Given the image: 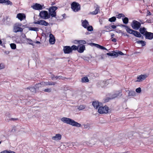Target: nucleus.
Here are the masks:
<instances>
[{"label": "nucleus", "mask_w": 153, "mask_h": 153, "mask_svg": "<svg viewBox=\"0 0 153 153\" xmlns=\"http://www.w3.org/2000/svg\"><path fill=\"white\" fill-rule=\"evenodd\" d=\"M61 120L65 123L77 127H81V125L74 120L66 117H63L61 119Z\"/></svg>", "instance_id": "f257e3e1"}, {"label": "nucleus", "mask_w": 153, "mask_h": 153, "mask_svg": "<svg viewBox=\"0 0 153 153\" xmlns=\"http://www.w3.org/2000/svg\"><path fill=\"white\" fill-rule=\"evenodd\" d=\"M71 5L72 9L74 12H78L80 10V5L77 2H73Z\"/></svg>", "instance_id": "f03ea898"}, {"label": "nucleus", "mask_w": 153, "mask_h": 153, "mask_svg": "<svg viewBox=\"0 0 153 153\" xmlns=\"http://www.w3.org/2000/svg\"><path fill=\"white\" fill-rule=\"evenodd\" d=\"M39 16L44 19H46L50 18V16L48 14V12L45 10L40 12Z\"/></svg>", "instance_id": "7ed1b4c3"}, {"label": "nucleus", "mask_w": 153, "mask_h": 153, "mask_svg": "<svg viewBox=\"0 0 153 153\" xmlns=\"http://www.w3.org/2000/svg\"><path fill=\"white\" fill-rule=\"evenodd\" d=\"M131 26L134 29L137 30L141 26V24L137 21L134 20L132 21Z\"/></svg>", "instance_id": "20e7f679"}, {"label": "nucleus", "mask_w": 153, "mask_h": 153, "mask_svg": "<svg viewBox=\"0 0 153 153\" xmlns=\"http://www.w3.org/2000/svg\"><path fill=\"white\" fill-rule=\"evenodd\" d=\"M108 108L106 106L104 107H100L98 110V112L100 114H107L108 112Z\"/></svg>", "instance_id": "39448f33"}, {"label": "nucleus", "mask_w": 153, "mask_h": 153, "mask_svg": "<svg viewBox=\"0 0 153 153\" xmlns=\"http://www.w3.org/2000/svg\"><path fill=\"white\" fill-rule=\"evenodd\" d=\"M31 7L33 9L36 10H42L43 8H45L44 5L36 3L33 5L31 6Z\"/></svg>", "instance_id": "423d86ee"}, {"label": "nucleus", "mask_w": 153, "mask_h": 153, "mask_svg": "<svg viewBox=\"0 0 153 153\" xmlns=\"http://www.w3.org/2000/svg\"><path fill=\"white\" fill-rule=\"evenodd\" d=\"M33 23L35 24H38L43 25L45 26H47L49 25V23L44 20H40L37 22H34Z\"/></svg>", "instance_id": "0eeeda50"}, {"label": "nucleus", "mask_w": 153, "mask_h": 153, "mask_svg": "<svg viewBox=\"0 0 153 153\" xmlns=\"http://www.w3.org/2000/svg\"><path fill=\"white\" fill-rule=\"evenodd\" d=\"M71 47L69 46H65L63 47V51L65 53L69 54L72 52Z\"/></svg>", "instance_id": "6e6552de"}, {"label": "nucleus", "mask_w": 153, "mask_h": 153, "mask_svg": "<svg viewBox=\"0 0 153 153\" xmlns=\"http://www.w3.org/2000/svg\"><path fill=\"white\" fill-rule=\"evenodd\" d=\"M3 21L5 24L8 25H10L12 23L10 18L8 16H6L3 19Z\"/></svg>", "instance_id": "1a4fd4ad"}, {"label": "nucleus", "mask_w": 153, "mask_h": 153, "mask_svg": "<svg viewBox=\"0 0 153 153\" xmlns=\"http://www.w3.org/2000/svg\"><path fill=\"white\" fill-rule=\"evenodd\" d=\"M145 37L146 39L149 40L153 39V33L151 32H147L146 34H145Z\"/></svg>", "instance_id": "9d476101"}, {"label": "nucleus", "mask_w": 153, "mask_h": 153, "mask_svg": "<svg viewBox=\"0 0 153 153\" xmlns=\"http://www.w3.org/2000/svg\"><path fill=\"white\" fill-rule=\"evenodd\" d=\"M23 31V29L20 27L16 26L15 25L14 26L13 31L15 33L20 32H22Z\"/></svg>", "instance_id": "9b49d317"}, {"label": "nucleus", "mask_w": 153, "mask_h": 153, "mask_svg": "<svg viewBox=\"0 0 153 153\" xmlns=\"http://www.w3.org/2000/svg\"><path fill=\"white\" fill-rule=\"evenodd\" d=\"M147 76L146 75H141L137 77V80L136 81L138 82L142 81L146 79Z\"/></svg>", "instance_id": "f8f14e48"}, {"label": "nucleus", "mask_w": 153, "mask_h": 153, "mask_svg": "<svg viewBox=\"0 0 153 153\" xmlns=\"http://www.w3.org/2000/svg\"><path fill=\"white\" fill-rule=\"evenodd\" d=\"M16 18L20 21H22L26 18L25 15L23 13H19L17 14Z\"/></svg>", "instance_id": "ddd939ff"}, {"label": "nucleus", "mask_w": 153, "mask_h": 153, "mask_svg": "<svg viewBox=\"0 0 153 153\" xmlns=\"http://www.w3.org/2000/svg\"><path fill=\"white\" fill-rule=\"evenodd\" d=\"M50 39L49 40L50 44H53L55 43V39L54 36L52 34L50 35Z\"/></svg>", "instance_id": "4468645a"}, {"label": "nucleus", "mask_w": 153, "mask_h": 153, "mask_svg": "<svg viewBox=\"0 0 153 153\" xmlns=\"http://www.w3.org/2000/svg\"><path fill=\"white\" fill-rule=\"evenodd\" d=\"M91 45L94 46L96 47L97 48L102 50H105L107 51H108V50L105 47L98 44H97L94 43H91Z\"/></svg>", "instance_id": "2eb2a0df"}, {"label": "nucleus", "mask_w": 153, "mask_h": 153, "mask_svg": "<svg viewBox=\"0 0 153 153\" xmlns=\"http://www.w3.org/2000/svg\"><path fill=\"white\" fill-rule=\"evenodd\" d=\"M61 137V135L60 134H56L55 136L53 137L52 139L53 140H60Z\"/></svg>", "instance_id": "dca6fc26"}, {"label": "nucleus", "mask_w": 153, "mask_h": 153, "mask_svg": "<svg viewBox=\"0 0 153 153\" xmlns=\"http://www.w3.org/2000/svg\"><path fill=\"white\" fill-rule=\"evenodd\" d=\"M105 82L103 81H100L99 82H97V85L98 87H100V86L99 85V84H100L101 87L102 88L103 87L105 86H106V85H105Z\"/></svg>", "instance_id": "f3484780"}, {"label": "nucleus", "mask_w": 153, "mask_h": 153, "mask_svg": "<svg viewBox=\"0 0 153 153\" xmlns=\"http://www.w3.org/2000/svg\"><path fill=\"white\" fill-rule=\"evenodd\" d=\"M139 31L141 34L145 36L146 33V32H147L146 31V29L144 27L140 28Z\"/></svg>", "instance_id": "a211bd4d"}, {"label": "nucleus", "mask_w": 153, "mask_h": 153, "mask_svg": "<svg viewBox=\"0 0 153 153\" xmlns=\"http://www.w3.org/2000/svg\"><path fill=\"white\" fill-rule=\"evenodd\" d=\"M92 105L96 109L97 108L100 106V102L97 101H95L93 102Z\"/></svg>", "instance_id": "6ab92c4d"}, {"label": "nucleus", "mask_w": 153, "mask_h": 153, "mask_svg": "<svg viewBox=\"0 0 153 153\" xmlns=\"http://www.w3.org/2000/svg\"><path fill=\"white\" fill-rule=\"evenodd\" d=\"M49 12L48 13V14L50 16V18L51 16L52 17H55L56 16V12H53V11H51V10H49Z\"/></svg>", "instance_id": "aec40b11"}, {"label": "nucleus", "mask_w": 153, "mask_h": 153, "mask_svg": "<svg viewBox=\"0 0 153 153\" xmlns=\"http://www.w3.org/2000/svg\"><path fill=\"white\" fill-rule=\"evenodd\" d=\"M89 23L88 21L86 19L83 21L82 22V25L84 28H86L88 25H89Z\"/></svg>", "instance_id": "412c9836"}, {"label": "nucleus", "mask_w": 153, "mask_h": 153, "mask_svg": "<svg viewBox=\"0 0 153 153\" xmlns=\"http://www.w3.org/2000/svg\"><path fill=\"white\" fill-rule=\"evenodd\" d=\"M132 34L137 37H141L142 36V35L140 33H139V32L135 30H134V32Z\"/></svg>", "instance_id": "4be33fe9"}, {"label": "nucleus", "mask_w": 153, "mask_h": 153, "mask_svg": "<svg viewBox=\"0 0 153 153\" xmlns=\"http://www.w3.org/2000/svg\"><path fill=\"white\" fill-rule=\"evenodd\" d=\"M27 89H29L30 91L33 93H36V89L34 86H31L27 87L26 88Z\"/></svg>", "instance_id": "5701e85b"}, {"label": "nucleus", "mask_w": 153, "mask_h": 153, "mask_svg": "<svg viewBox=\"0 0 153 153\" xmlns=\"http://www.w3.org/2000/svg\"><path fill=\"white\" fill-rule=\"evenodd\" d=\"M85 47L84 45H82L81 46H80L79 49H78V51L80 53H82L84 52V51L85 49Z\"/></svg>", "instance_id": "b1692460"}, {"label": "nucleus", "mask_w": 153, "mask_h": 153, "mask_svg": "<svg viewBox=\"0 0 153 153\" xmlns=\"http://www.w3.org/2000/svg\"><path fill=\"white\" fill-rule=\"evenodd\" d=\"M89 80L88 79L87 77L85 76L83 77L81 79V82L82 83H86L88 82Z\"/></svg>", "instance_id": "393cba45"}, {"label": "nucleus", "mask_w": 153, "mask_h": 153, "mask_svg": "<svg viewBox=\"0 0 153 153\" xmlns=\"http://www.w3.org/2000/svg\"><path fill=\"white\" fill-rule=\"evenodd\" d=\"M99 7L97 5L95 10L94 11L92 12L91 13V14L93 15L97 14L98 13V12L99 11Z\"/></svg>", "instance_id": "a878e982"}, {"label": "nucleus", "mask_w": 153, "mask_h": 153, "mask_svg": "<svg viewBox=\"0 0 153 153\" xmlns=\"http://www.w3.org/2000/svg\"><path fill=\"white\" fill-rule=\"evenodd\" d=\"M125 29L128 33L131 34H132L134 30L130 29V28L128 27H127V28H125Z\"/></svg>", "instance_id": "bb28decb"}, {"label": "nucleus", "mask_w": 153, "mask_h": 153, "mask_svg": "<svg viewBox=\"0 0 153 153\" xmlns=\"http://www.w3.org/2000/svg\"><path fill=\"white\" fill-rule=\"evenodd\" d=\"M27 28L30 30L34 31L36 32L38 31L39 30V28L36 27H27Z\"/></svg>", "instance_id": "cd10ccee"}, {"label": "nucleus", "mask_w": 153, "mask_h": 153, "mask_svg": "<svg viewBox=\"0 0 153 153\" xmlns=\"http://www.w3.org/2000/svg\"><path fill=\"white\" fill-rule=\"evenodd\" d=\"M136 42L139 44H141L142 46H144L146 45V42L143 40H139L137 41Z\"/></svg>", "instance_id": "c85d7f7f"}, {"label": "nucleus", "mask_w": 153, "mask_h": 153, "mask_svg": "<svg viewBox=\"0 0 153 153\" xmlns=\"http://www.w3.org/2000/svg\"><path fill=\"white\" fill-rule=\"evenodd\" d=\"M3 3H5L6 5H12L13 4L9 0H3Z\"/></svg>", "instance_id": "c756f323"}, {"label": "nucleus", "mask_w": 153, "mask_h": 153, "mask_svg": "<svg viewBox=\"0 0 153 153\" xmlns=\"http://www.w3.org/2000/svg\"><path fill=\"white\" fill-rule=\"evenodd\" d=\"M106 55L111 56H114V57H117L118 56V55L117 54H116L115 53H111L110 52L108 53H106Z\"/></svg>", "instance_id": "7c9ffc66"}, {"label": "nucleus", "mask_w": 153, "mask_h": 153, "mask_svg": "<svg viewBox=\"0 0 153 153\" xmlns=\"http://www.w3.org/2000/svg\"><path fill=\"white\" fill-rule=\"evenodd\" d=\"M136 93L135 91H130L128 93V96L129 97L131 96H135Z\"/></svg>", "instance_id": "2f4dec72"}, {"label": "nucleus", "mask_w": 153, "mask_h": 153, "mask_svg": "<svg viewBox=\"0 0 153 153\" xmlns=\"http://www.w3.org/2000/svg\"><path fill=\"white\" fill-rule=\"evenodd\" d=\"M123 22L124 24H127L128 22V19L127 17L125 16L124 18L122 19Z\"/></svg>", "instance_id": "473e14b6"}, {"label": "nucleus", "mask_w": 153, "mask_h": 153, "mask_svg": "<svg viewBox=\"0 0 153 153\" xmlns=\"http://www.w3.org/2000/svg\"><path fill=\"white\" fill-rule=\"evenodd\" d=\"M57 9V7L55 6H52L49 9V10H50L51 11L56 12V10Z\"/></svg>", "instance_id": "72a5a7b5"}, {"label": "nucleus", "mask_w": 153, "mask_h": 153, "mask_svg": "<svg viewBox=\"0 0 153 153\" xmlns=\"http://www.w3.org/2000/svg\"><path fill=\"white\" fill-rule=\"evenodd\" d=\"M116 20L115 17L113 16L112 17L109 18L108 21L111 22H114Z\"/></svg>", "instance_id": "f704fd0d"}, {"label": "nucleus", "mask_w": 153, "mask_h": 153, "mask_svg": "<svg viewBox=\"0 0 153 153\" xmlns=\"http://www.w3.org/2000/svg\"><path fill=\"white\" fill-rule=\"evenodd\" d=\"M42 84L41 83H39L38 84H36L35 86H34L35 87V88H36V89H38L40 87L42 86Z\"/></svg>", "instance_id": "c9c22d12"}, {"label": "nucleus", "mask_w": 153, "mask_h": 153, "mask_svg": "<svg viewBox=\"0 0 153 153\" xmlns=\"http://www.w3.org/2000/svg\"><path fill=\"white\" fill-rule=\"evenodd\" d=\"M86 28L89 31H91L93 30V28L92 26H87Z\"/></svg>", "instance_id": "e433bc0d"}, {"label": "nucleus", "mask_w": 153, "mask_h": 153, "mask_svg": "<svg viewBox=\"0 0 153 153\" xmlns=\"http://www.w3.org/2000/svg\"><path fill=\"white\" fill-rule=\"evenodd\" d=\"M78 46L77 47L74 45H73L71 47V49H72V51L73 50H78Z\"/></svg>", "instance_id": "4c0bfd02"}, {"label": "nucleus", "mask_w": 153, "mask_h": 153, "mask_svg": "<svg viewBox=\"0 0 153 153\" xmlns=\"http://www.w3.org/2000/svg\"><path fill=\"white\" fill-rule=\"evenodd\" d=\"M1 153H16L15 152L11 151L4 150L2 151Z\"/></svg>", "instance_id": "58836bf2"}, {"label": "nucleus", "mask_w": 153, "mask_h": 153, "mask_svg": "<svg viewBox=\"0 0 153 153\" xmlns=\"http://www.w3.org/2000/svg\"><path fill=\"white\" fill-rule=\"evenodd\" d=\"M11 48L12 49H15L16 48V45L14 43H11L10 44Z\"/></svg>", "instance_id": "ea45409f"}, {"label": "nucleus", "mask_w": 153, "mask_h": 153, "mask_svg": "<svg viewBox=\"0 0 153 153\" xmlns=\"http://www.w3.org/2000/svg\"><path fill=\"white\" fill-rule=\"evenodd\" d=\"M117 18L119 19L121 18V17H125V15L123 13H119L118 15H117Z\"/></svg>", "instance_id": "a19ab883"}, {"label": "nucleus", "mask_w": 153, "mask_h": 153, "mask_svg": "<svg viewBox=\"0 0 153 153\" xmlns=\"http://www.w3.org/2000/svg\"><path fill=\"white\" fill-rule=\"evenodd\" d=\"M56 82H54L48 81V85H55V84H56Z\"/></svg>", "instance_id": "79ce46f5"}, {"label": "nucleus", "mask_w": 153, "mask_h": 153, "mask_svg": "<svg viewBox=\"0 0 153 153\" xmlns=\"http://www.w3.org/2000/svg\"><path fill=\"white\" fill-rule=\"evenodd\" d=\"M78 42L81 45L85 44L86 43V41L84 40H79L78 41Z\"/></svg>", "instance_id": "37998d69"}, {"label": "nucleus", "mask_w": 153, "mask_h": 153, "mask_svg": "<svg viewBox=\"0 0 153 153\" xmlns=\"http://www.w3.org/2000/svg\"><path fill=\"white\" fill-rule=\"evenodd\" d=\"M85 108V106L83 105H81L78 107V109L79 110H82Z\"/></svg>", "instance_id": "c03bdc74"}, {"label": "nucleus", "mask_w": 153, "mask_h": 153, "mask_svg": "<svg viewBox=\"0 0 153 153\" xmlns=\"http://www.w3.org/2000/svg\"><path fill=\"white\" fill-rule=\"evenodd\" d=\"M120 93H119L118 94H114L111 97V99H114L116 97H117L119 95V94Z\"/></svg>", "instance_id": "a18cd8bd"}, {"label": "nucleus", "mask_w": 153, "mask_h": 153, "mask_svg": "<svg viewBox=\"0 0 153 153\" xmlns=\"http://www.w3.org/2000/svg\"><path fill=\"white\" fill-rule=\"evenodd\" d=\"M84 128H88L89 129L90 128V125L88 123H87L86 124H85L84 125Z\"/></svg>", "instance_id": "49530a36"}, {"label": "nucleus", "mask_w": 153, "mask_h": 153, "mask_svg": "<svg viewBox=\"0 0 153 153\" xmlns=\"http://www.w3.org/2000/svg\"><path fill=\"white\" fill-rule=\"evenodd\" d=\"M56 78L59 79H64V78L70 79V78H66L65 77L64 78V77H62L61 76H58V77H56Z\"/></svg>", "instance_id": "de8ad7c7"}, {"label": "nucleus", "mask_w": 153, "mask_h": 153, "mask_svg": "<svg viewBox=\"0 0 153 153\" xmlns=\"http://www.w3.org/2000/svg\"><path fill=\"white\" fill-rule=\"evenodd\" d=\"M16 126H14L12 130L10 131L12 132H14L16 131Z\"/></svg>", "instance_id": "09e8293b"}, {"label": "nucleus", "mask_w": 153, "mask_h": 153, "mask_svg": "<svg viewBox=\"0 0 153 153\" xmlns=\"http://www.w3.org/2000/svg\"><path fill=\"white\" fill-rule=\"evenodd\" d=\"M9 121H15L16 120H18L19 119L17 118H11L9 119Z\"/></svg>", "instance_id": "8fccbe9b"}, {"label": "nucleus", "mask_w": 153, "mask_h": 153, "mask_svg": "<svg viewBox=\"0 0 153 153\" xmlns=\"http://www.w3.org/2000/svg\"><path fill=\"white\" fill-rule=\"evenodd\" d=\"M141 91V89L140 87L137 88L136 89V91L137 93H140Z\"/></svg>", "instance_id": "3c124183"}, {"label": "nucleus", "mask_w": 153, "mask_h": 153, "mask_svg": "<svg viewBox=\"0 0 153 153\" xmlns=\"http://www.w3.org/2000/svg\"><path fill=\"white\" fill-rule=\"evenodd\" d=\"M44 91L45 92H50L51 91V90L50 88H47L45 89Z\"/></svg>", "instance_id": "603ef678"}, {"label": "nucleus", "mask_w": 153, "mask_h": 153, "mask_svg": "<svg viewBox=\"0 0 153 153\" xmlns=\"http://www.w3.org/2000/svg\"><path fill=\"white\" fill-rule=\"evenodd\" d=\"M111 97H107V98H106V99H105V100H104V102H108V101L110 100H111Z\"/></svg>", "instance_id": "864d4df0"}, {"label": "nucleus", "mask_w": 153, "mask_h": 153, "mask_svg": "<svg viewBox=\"0 0 153 153\" xmlns=\"http://www.w3.org/2000/svg\"><path fill=\"white\" fill-rule=\"evenodd\" d=\"M116 54H117L118 55V56L119 55H123L124 54V53H123L122 52H121V51H119L118 53H116Z\"/></svg>", "instance_id": "5fc2aeb1"}, {"label": "nucleus", "mask_w": 153, "mask_h": 153, "mask_svg": "<svg viewBox=\"0 0 153 153\" xmlns=\"http://www.w3.org/2000/svg\"><path fill=\"white\" fill-rule=\"evenodd\" d=\"M56 77H58V76H55L54 75H52L51 76V77L52 80H53V79H54V78H55L56 79H57L58 78H56Z\"/></svg>", "instance_id": "6e6d98bb"}, {"label": "nucleus", "mask_w": 153, "mask_h": 153, "mask_svg": "<svg viewBox=\"0 0 153 153\" xmlns=\"http://www.w3.org/2000/svg\"><path fill=\"white\" fill-rule=\"evenodd\" d=\"M104 56H105V57H106V55H102L101 56H100V59H104Z\"/></svg>", "instance_id": "4d7b16f0"}, {"label": "nucleus", "mask_w": 153, "mask_h": 153, "mask_svg": "<svg viewBox=\"0 0 153 153\" xmlns=\"http://www.w3.org/2000/svg\"><path fill=\"white\" fill-rule=\"evenodd\" d=\"M121 34H122V35H123L124 36H129V35L128 34H127L126 33H124L123 32H121Z\"/></svg>", "instance_id": "13d9d810"}, {"label": "nucleus", "mask_w": 153, "mask_h": 153, "mask_svg": "<svg viewBox=\"0 0 153 153\" xmlns=\"http://www.w3.org/2000/svg\"><path fill=\"white\" fill-rule=\"evenodd\" d=\"M120 26L121 27H125V28H127V27H128L127 25H120Z\"/></svg>", "instance_id": "bf43d9fd"}, {"label": "nucleus", "mask_w": 153, "mask_h": 153, "mask_svg": "<svg viewBox=\"0 0 153 153\" xmlns=\"http://www.w3.org/2000/svg\"><path fill=\"white\" fill-rule=\"evenodd\" d=\"M147 15H146L147 16H148L151 15L152 14L151 13L149 10L147 11Z\"/></svg>", "instance_id": "052dcab7"}, {"label": "nucleus", "mask_w": 153, "mask_h": 153, "mask_svg": "<svg viewBox=\"0 0 153 153\" xmlns=\"http://www.w3.org/2000/svg\"><path fill=\"white\" fill-rule=\"evenodd\" d=\"M4 67L2 64H0V69L4 68Z\"/></svg>", "instance_id": "680f3d73"}, {"label": "nucleus", "mask_w": 153, "mask_h": 153, "mask_svg": "<svg viewBox=\"0 0 153 153\" xmlns=\"http://www.w3.org/2000/svg\"><path fill=\"white\" fill-rule=\"evenodd\" d=\"M15 25L19 27H20L21 26L22 24L21 23H16Z\"/></svg>", "instance_id": "e2e57ef3"}, {"label": "nucleus", "mask_w": 153, "mask_h": 153, "mask_svg": "<svg viewBox=\"0 0 153 153\" xmlns=\"http://www.w3.org/2000/svg\"><path fill=\"white\" fill-rule=\"evenodd\" d=\"M146 23H151V20L148 19V20H146Z\"/></svg>", "instance_id": "0e129e2a"}, {"label": "nucleus", "mask_w": 153, "mask_h": 153, "mask_svg": "<svg viewBox=\"0 0 153 153\" xmlns=\"http://www.w3.org/2000/svg\"><path fill=\"white\" fill-rule=\"evenodd\" d=\"M111 27L113 29H115L116 27V26L115 25H111Z\"/></svg>", "instance_id": "69168bd1"}, {"label": "nucleus", "mask_w": 153, "mask_h": 153, "mask_svg": "<svg viewBox=\"0 0 153 153\" xmlns=\"http://www.w3.org/2000/svg\"><path fill=\"white\" fill-rule=\"evenodd\" d=\"M111 41L113 42H116L117 41V39L115 38H113L112 39Z\"/></svg>", "instance_id": "338daca9"}, {"label": "nucleus", "mask_w": 153, "mask_h": 153, "mask_svg": "<svg viewBox=\"0 0 153 153\" xmlns=\"http://www.w3.org/2000/svg\"><path fill=\"white\" fill-rule=\"evenodd\" d=\"M104 27L105 28H106L107 29H108V30H109V29L110 28V27L108 26H105Z\"/></svg>", "instance_id": "774afa93"}]
</instances>
